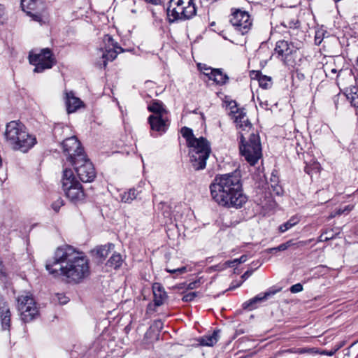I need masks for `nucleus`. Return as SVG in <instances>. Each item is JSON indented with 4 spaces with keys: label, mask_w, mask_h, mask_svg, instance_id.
<instances>
[{
    "label": "nucleus",
    "mask_w": 358,
    "mask_h": 358,
    "mask_svg": "<svg viewBox=\"0 0 358 358\" xmlns=\"http://www.w3.org/2000/svg\"><path fill=\"white\" fill-rule=\"evenodd\" d=\"M45 268L55 276L62 275L69 283L78 284L90 275L89 261L86 256L72 246L65 245L57 248Z\"/></svg>",
    "instance_id": "f257e3e1"
},
{
    "label": "nucleus",
    "mask_w": 358,
    "mask_h": 358,
    "mask_svg": "<svg viewBox=\"0 0 358 358\" xmlns=\"http://www.w3.org/2000/svg\"><path fill=\"white\" fill-rule=\"evenodd\" d=\"M212 199L220 206L238 209L247 202L244 194L241 172L217 175L210 185Z\"/></svg>",
    "instance_id": "f03ea898"
},
{
    "label": "nucleus",
    "mask_w": 358,
    "mask_h": 358,
    "mask_svg": "<svg viewBox=\"0 0 358 358\" xmlns=\"http://www.w3.org/2000/svg\"><path fill=\"white\" fill-rule=\"evenodd\" d=\"M4 138L13 150L22 152H27L37 142L36 137L30 134L25 125L19 120L6 124Z\"/></svg>",
    "instance_id": "7ed1b4c3"
},
{
    "label": "nucleus",
    "mask_w": 358,
    "mask_h": 358,
    "mask_svg": "<svg viewBox=\"0 0 358 358\" xmlns=\"http://www.w3.org/2000/svg\"><path fill=\"white\" fill-rule=\"evenodd\" d=\"M240 133L239 149L241 155L251 166H254L262 157L260 138L257 131L247 134Z\"/></svg>",
    "instance_id": "20e7f679"
},
{
    "label": "nucleus",
    "mask_w": 358,
    "mask_h": 358,
    "mask_svg": "<svg viewBox=\"0 0 358 358\" xmlns=\"http://www.w3.org/2000/svg\"><path fill=\"white\" fill-rule=\"evenodd\" d=\"M190 162L196 171L205 169L206 160L211 152L210 143L204 137L196 138L189 141Z\"/></svg>",
    "instance_id": "39448f33"
},
{
    "label": "nucleus",
    "mask_w": 358,
    "mask_h": 358,
    "mask_svg": "<svg viewBox=\"0 0 358 358\" xmlns=\"http://www.w3.org/2000/svg\"><path fill=\"white\" fill-rule=\"evenodd\" d=\"M62 187L65 196L73 203L81 202L85 199L83 185L76 178L73 171L65 169L62 177Z\"/></svg>",
    "instance_id": "423d86ee"
},
{
    "label": "nucleus",
    "mask_w": 358,
    "mask_h": 358,
    "mask_svg": "<svg viewBox=\"0 0 358 358\" xmlns=\"http://www.w3.org/2000/svg\"><path fill=\"white\" fill-rule=\"evenodd\" d=\"M166 11L170 22L189 20L196 13L194 0H170Z\"/></svg>",
    "instance_id": "0eeeda50"
},
{
    "label": "nucleus",
    "mask_w": 358,
    "mask_h": 358,
    "mask_svg": "<svg viewBox=\"0 0 358 358\" xmlns=\"http://www.w3.org/2000/svg\"><path fill=\"white\" fill-rule=\"evenodd\" d=\"M21 7L35 22L42 24L47 19V8L42 0H21Z\"/></svg>",
    "instance_id": "6e6552de"
},
{
    "label": "nucleus",
    "mask_w": 358,
    "mask_h": 358,
    "mask_svg": "<svg viewBox=\"0 0 358 358\" xmlns=\"http://www.w3.org/2000/svg\"><path fill=\"white\" fill-rule=\"evenodd\" d=\"M79 156L80 158H76V160L71 164L74 167L79 179L82 182H91L96 176L94 167L87 155Z\"/></svg>",
    "instance_id": "1a4fd4ad"
},
{
    "label": "nucleus",
    "mask_w": 358,
    "mask_h": 358,
    "mask_svg": "<svg viewBox=\"0 0 358 358\" xmlns=\"http://www.w3.org/2000/svg\"><path fill=\"white\" fill-rule=\"evenodd\" d=\"M29 63L35 66L34 71L41 73L45 69H51L56 63L55 58L50 48H43L38 54L30 53Z\"/></svg>",
    "instance_id": "9d476101"
},
{
    "label": "nucleus",
    "mask_w": 358,
    "mask_h": 358,
    "mask_svg": "<svg viewBox=\"0 0 358 358\" xmlns=\"http://www.w3.org/2000/svg\"><path fill=\"white\" fill-rule=\"evenodd\" d=\"M62 148L64 155L66 156V160L71 163L80 158L79 155H86L80 142L76 136L67 138L63 141Z\"/></svg>",
    "instance_id": "9b49d317"
},
{
    "label": "nucleus",
    "mask_w": 358,
    "mask_h": 358,
    "mask_svg": "<svg viewBox=\"0 0 358 358\" xmlns=\"http://www.w3.org/2000/svg\"><path fill=\"white\" fill-rule=\"evenodd\" d=\"M230 22L242 34L248 32L252 27L250 15L246 11L241 9H232Z\"/></svg>",
    "instance_id": "f8f14e48"
},
{
    "label": "nucleus",
    "mask_w": 358,
    "mask_h": 358,
    "mask_svg": "<svg viewBox=\"0 0 358 358\" xmlns=\"http://www.w3.org/2000/svg\"><path fill=\"white\" fill-rule=\"evenodd\" d=\"M103 42L104 46L101 48L99 51L101 57L100 60L96 62V65L99 68H106L108 62L114 60L118 54L116 50H112L115 41L111 36L108 34L105 35L103 38Z\"/></svg>",
    "instance_id": "ddd939ff"
},
{
    "label": "nucleus",
    "mask_w": 358,
    "mask_h": 358,
    "mask_svg": "<svg viewBox=\"0 0 358 358\" xmlns=\"http://www.w3.org/2000/svg\"><path fill=\"white\" fill-rule=\"evenodd\" d=\"M282 287L274 286L270 287L266 292L259 293L255 297L249 299L243 303V308L248 311H251L258 308L261 304L271 299L276 293L282 290Z\"/></svg>",
    "instance_id": "4468645a"
},
{
    "label": "nucleus",
    "mask_w": 358,
    "mask_h": 358,
    "mask_svg": "<svg viewBox=\"0 0 358 358\" xmlns=\"http://www.w3.org/2000/svg\"><path fill=\"white\" fill-rule=\"evenodd\" d=\"M229 106L231 110V113L234 114V122L236 127L241 129L240 132H245L248 134L252 131H255L252 128V124L246 115V113L243 111V109H239L237 108L236 101L230 102Z\"/></svg>",
    "instance_id": "2eb2a0df"
},
{
    "label": "nucleus",
    "mask_w": 358,
    "mask_h": 358,
    "mask_svg": "<svg viewBox=\"0 0 358 358\" xmlns=\"http://www.w3.org/2000/svg\"><path fill=\"white\" fill-rule=\"evenodd\" d=\"M169 120L165 116H157L156 115H150L148 117V122L150 129L153 131H157L159 134L166 132L169 127Z\"/></svg>",
    "instance_id": "dca6fc26"
},
{
    "label": "nucleus",
    "mask_w": 358,
    "mask_h": 358,
    "mask_svg": "<svg viewBox=\"0 0 358 358\" xmlns=\"http://www.w3.org/2000/svg\"><path fill=\"white\" fill-rule=\"evenodd\" d=\"M17 307L20 313L36 310V302L34 298L29 295L19 296L17 299Z\"/></svg>",
    "instance_id": "f3484780"
},
{
    "label": "nucleus",
    "mask_w": 358,
    "mask_h": 358,
    "mask_svg": "<svg viewBox=\"0 0 358 358\" xmlns=\"http://www.w3.org/2000/svg\"><path fill=\"white\" fill-rule=\"evenodd\" d=\"M274 52V54L282 60L285 64H287L289 62V57L291 55V49L287 41L284 40L278 41Z\"/></svg>",
    "instance_id": "a211bd4d"
},
{
    "label": "nucleus",
    "mask_w": 358,
    "mask_h": 358,
    "mask_svg": "<svg viewBox=\"0 0 358 358\" xmlns=\"http://www.w3.org/2000/svg\"><path fill=\"white\" fill-rule=\"evenodd\" d=\"M152 292L155 306H159L162 305L167 299V295L163 286L159 282H155L152 285Z\"/></svg>",
    "instance_id": "6ab92c4d"
},
{
    "label": "nucleus",
    "mask_w": 358,
    "mask_h": 358,
    "mask_svg": "<svg viewBox=\"0 0 358 358\" xmlns=\"http://www.w3.org/2000/svg\"><path fill=\"white\" fill-rule=\"evenodd\" d=\"M82 101L76 97L72 92L66 93V105L69 113H74L82 106Z\"/></svg>",
    "instance_id": "aec40b11"
},
{
    "label": "nucleus",
    "mask_w": 358,
    "mask_h": 358,
    "mask_svg": "<svg viewBox=\"0 0 358 358\" xmlns=\"http://www.w3.org/2000/svg\"><path fill=\"white\" fill-rule=\"evenodd\" d=\"M207 70H209L210 73H205V75L208 76L209 79L213 80L217 85H224L229 79L228 76L224 74L220 69L208 68Z\"/></svg>",
    "instance_id": "412c9836"
},
{
    "label": "nucleus",
    "mask_w": 358,
    "mask_h": 358,
    "mask_svg": "<svg viewBox=\"0 0 358 358\" xmlns=\"http://www.w3.org/2000/svg\"><path fill=\"white\" fill-rule=\"evenodd\" d=\"M219 329L215 330L211 334L204 335L199 339V343L203 346H213L220 338Z\"/></svg>",
    "instance_id": "4be33fe9"
},
{
    "label": "nucleus",
    "mask_w": 358,
    "mask_h": 358,
    "mask_svg": "<svg viewBox=\"0 0 358 358\" xmlns=\"http://www.w3.org/2000/svg\"><path fill=\"white\" fill-rule=\"evenodd\" d=\"M148 110L152 113V115H156L157 116H165L167 114V110L162 102L158 100L153 101L148 106Z\"/></svg>",
    "instance_id": "5701e85b"
},
{
    "label": "nucleus",
    "mask_w": 358,
    "mask_h": 358,
    "mask_svg": "<svg viewBox=\"0 0 358 358\" xmlns=\"http://www.w3.org/2000/svg\"><path fill=\"white\" fill-rule=\"evenodd\" d=\"M114 248V245L112 243H108L107 245H101L97 247L94 250V252H95V255L97 258H99L100 260L104 259L110 253L111 250Z\"/></svg>",
    "instance_id": "b1692460"
},
{
    "label": "nucleus",
    "mask_w": 358,
    "mask_h": 358,
    "mask_svg": "<svg viewBox=\"0 0 358 358\" xmlns=\"http://www.w3.org/2000/svg\"><path fill=\"white\" fill-rule=\"evenodd\" d=\"M304 163L306 164L304 171L311 177L314 174H317L320 173V164L317 162L315 161L314 159H311L309 163H308L306 160Z\"/></svg>",
    "instance_id": "393cba45"
},
{
    "label": "nucleus",
    "mask_w": 358,
    "mask_h": 358,
    "mask_svg": "<svg viewBox=\"0 0 358 358\" xmlns=\"http://www.w3.org/2000/svg\"><path fill=\"white\" fill-rule=\"evenodd\" d=\"M122 262V256L120 254H113L106 263V266L115 269L118 268Z\"/></svg>",
    "instance_id": "a878e982"
},
{
    "label": "nucleus",
    "mask_w": 358,
    "mask_h": 358,
    "mask_svg": "<svg viewBox=\"0 0 358 358\" xmlns=\"http://www.w3.org/2000/svg\"><path fill=\"white\" fill-rule=\"evenodd\" d=\"M138 194L135 189H130L121 194V201L124 203H131L134 199H136Z\"/></svg>",
    "instance_id": "bb28decb"
},
{
    "label": "nucleus",
    "mask_w": 358,
    "mask_h": 358,
    "mask_svg": "<svg viewBox=\"0 0 358 358\" xmlns=\"http://www.w3.org/2000/svg\"><path fill=\"white\" fill-rule=\"evenodd\" d=\"M290 246H291V240L287 241V242H285L282 244H280L278 247L266 249L265 250V252L267 253H271V254H276L278 252H282V251H285V250H287Z\"/></svg>",
    "instance_id": "cd10ccee"
},
{
    "label": "nucleus",
    "mask_w": 358,
    "mask_h": 358,
    "mask_svg": "<svg viewBox=\"0 0 358 358\" xmlns=\"http://www.w3.org/2000/svg\"><path fill=\"white\" fill-rule=\"evenodd\" d=\"M295 139L296 141V153L299 158H300L301 155L304 157V153L303 152L301 153V151H302L303 150V146L306 145V142L303 141V138L301 134H297L295 136Z\"/></svg>",
    "instance_id": "c85d7f7f"
},
{
    "label": "nucleus",
    "mask_w": 358,
    "mask_h": 358,
    "mask_svg": "<svg viewBox=\"0 0 358 358\" xmlns=\"http://www.w3.org/2000/svg\"><path fill=\"white\" fill-rule=\"evenodd\" d=\"M257 76H258L259 84L262 88L268 89L270 87L271 80L270 77L263 76L259 72H257Z\"/></svg>",
    "instance_id": "c756f323"
},
{
    "label": "nucleus",
    "mask_w": 358,
    "mask_h": 358,
    "mask_svg": "<svg viewBox=\"0 0 358 358\" xmlns=\"http://www.w3.org/2000/svg\"><path fill=\"white\" fill-rule=\"evenodd\" d=\"M180 132L182 136L186 139L187 145L189 144V141L192 142L193 139L196 138L193 134L192 129L187 127H182Z\"/></svg>",
    "instance_id": "7c9ffc66"
},
{
    "label": "nucleus",
    "mask_w": 358,
    "mask_h": 358,
    "mask_svg": "<svg viewBox=\"0 0 358 358\" xmlns=\"http://www.w3.org/2000/svg\"><path fill=\"white\" fill-rule=\"evenodd\" d=\"M1 320L3 329H9L10 315H1Z\"/></svg>",
    "instance_id": "2f4dec72"
},
{
    "label": "nucleus",
    "mask_w": 358,
    "mask_h": 358,
    "mask_svg": "<svg viewBox=\"0 0 358 358\" xmlns=\"http://www.w3.org/2000/svg\"><path fill=\"white\" fill-rule=\"evenodd\" d=\"M0 313H10L8 304L1 296H0Z\"/></svg>",
    "instance_id": "473e14b6"
},
{
    "label": "nucleus",
    "mask_w": 358,
    "mask_h": 358,
    "mask_svg": "<svg viewBox=\"0 0 358 358\" xmlns=\"http://www.w3.org/2000/svg\"><path fill=\"white\" fill-rule=\"evenodd\" d=\"M64 200L59 197L52 203V208L56 213H57L60 208L64 206Z\"/></svg>",
    "instance_id": "72a5a7b5"
},
{
    "label": "nucleus",
    "mask_w": 358,
    "mask_h": 358,
    "mask_svg": "<svg viewBox=\"0 0 358 358\" xmlns=\"http://www.w3.org/2000/svg\"><path fill=\"white\" fill-rule=\"evenodd\" d=\"M293 34L299 36V38H297V40L300 43H302L303 41L305 40V38H306L305 33L303 31H299L296 27H294V29H292V35Z\"/></svg>",
    "instance_id": "f704fd0d"
},
{
    "label": "nucleus",
    "mask_w": 358,
    "mask_h": 358,
    "mask_svg": "<svg viewBox=\"0 0 358 358\" xmlns=\"http://www.w3.org/2000/svg\"><path fill=\"white\" fill-rule=\"evenodd\" d=\"M163 328V322L160 320H155L153 324L150 326V329L153 331H159Z\"/></svg>",
    "instance_id": "c9c22d12"
},
{
    "label": "nucleus",
    "mask_w": 358,
    "mask_h": 358,
    "mask_svg": "<svg viewBox=\"0 0 358 358\" xmlns=\"http://www.w3.org/2000/svg\"><path fill=\"white\" fill-rule=\"evenodd\" d=\"M333 238L334 236L331 231H326L320 236L319 240L320 241H327L329 240L332 239Z\"/></svg>",
    "instance_id": "e433bc0d"
},
{
    "label": "nucleus",
    "mask_w": 358,
    "mask_h": 358,
    "mask_svg": "<svg viewBox=\"0 0 358 358\" xmlns=\"http://www.w3.org/2000/svg\"><path fill=\"white\" fill-rule=\"evenodd\" d=\"M197 296V292H189L186 294H185L182 296V301L187 302V301H192L196 296Z\"/></svg>",
    "instance_id": "4c0bfd02"
},
{
    "label": "nucleus",
    "mask_w": 358,
    "mask_h": 358,
    "mask_svg": "<svg viewBox=\"0 0 358 358\" xmlns=\"http://www.w3.org/2000/svg\"><path fill=\"white\" fill-rule=\"evenodd\" d=\"M36 315H21L20 320L24 323H27V322L33 321L35 319Z\"/></svg>",
    "instance_id": "58836bf2"
},
{
    "label": "nucleus",
    "mask_w": 358,
    "mask_h": 358,
    "mask_svg": "<svg viewBox=\"0 0 358 358\" xmlns=\"http://www.w3.org/2000/svg\"><path fill=\"white\" fill-rule=\"evenodd\" d=\"M291 227V220L287 221L285 224L279 227V231L283 233Z\"/></svg>",
    "instance_id": "ea45409f"
},
{
    "label": "nucleus",
    "mask_w": 358,
    "mask_h": 358,
    "mask_svg": "<svg viewBox=\"0 0 358 358\" xmlns=\"http://www.w3.org/2000/svg\"><path fill=\"white\" fill-rule=\"evenodd\" d=\"M324 72L327 76H330L331 73L335 74L337 73V69L335 68H330L329 66L327 65L324 67Z\"/></svg>",
    "instance_id": "a19ab883"
},
{
    "label": "nucleus",
    "mask_w": 358,
    "mask_h": 358,
    "mask_svg": "<svg viewBox=\"0 0 358 358\" xmlns=\"http://www.w3.org/2000/svg\"><path fill=\"white\" fill-rule=\"evenodd\" d=\"M186 270H187L186 267H185V266H182L181 268H177V269H173V270L166 269L167 272L171 273H183L186 271Z\"/></svg>",
    "instance_id": "79ce46f5"
},
{
    "label": "nucleus",
    "mask_w": 358,
    "mask_h": 358,
    "mask_svg": "<svg viewBox=\"0 0 358 358\" xmlns=\"http://www.w3.org/2000/svg\"><path fill=\"white\" fill-rule=\"evenodd\" d=\"M303 290V285L301 283H297L292 285V293H297Z\"/></svg>",
    "instance_id": "37998d69"
},
{
    "label": "nucleus",
    "mask_w": 358,
    "mask_h": 358,
    "mask_svg": "<svg viewBox=\"0 0 358 358\" xmlns=\"http://www.w3.org/2000/svg\"><path fill=\"white\" fill-rule=\"evenodd\" d=\"M353 208H354L353 205H348V206H345V208L343 209H339L338 214H342L345 212L348 213V212L351 211L353 209Z\"/></svg>",
    "instance_id": "c03bdc74"
},
{
    "label": "nucleus",
    "mask_w": 358,
    "mask_h": 358,
    "mask_svg": "<svg viewBox=\"0 0 358 358\" xmlns=\"http://www.w3.org/2000/svg\"><path fill=\"white\" fill-rule=\"evenodd\" d=\"M343 346V345H339L338 346L336 347V348H335L334 350H330V351H324L322 352L323 355H328V356H332L335 354V352L338 350L341 347Z\"/></svg>",
    "instance_id": "a18cd8bd"
},
{
    "label": "nucleus",
    "mask_w": 358,
    "mask_h": 358,
    "mask_svg": "<svg viewBox=\"0 0 358 358\" xmlns=\"http://www.w3.org/2000/svg\"><path fill=\"white\" fill-rule=\"evenodd\" d=\"M351 104L355 108H358V95H354L351 99Z\"/></svg>",
    "instance_id": "49530a36"
},
{
    "label": "nucleus",
    "mask_w": 358,
    "mask_h": 358,
    "mask_svg": "<svg viewBox=\"0 0 358 358\" xmlns=\"http://www.w3.org/2000/svg\"><path fill=\"white\" fill-rule=\"evenodd\" d=\"M240 263H238V259H235L232 261H227L226 262V264L229 266V267H234L236 265H238Z\"/></svg>",
    "instance_id": "de8ad7c7"
},
{
    "label": "nucleus",
    "mask_w": 358,
    "mask_h": 358,
    "mask_svg": "<svg viewBox=\"0 0 358 358\" xmlns=\"http://www.w3.org/2000/svg\"><path fill=\"white\" fill-rule=\"evenodd\" d=\"M112 50H116L118 52V53L124 52V49L122 47H120L117 42H114Z\"/></svg>",
    "instance_id": "09e8293b"
},
{
    "label": "nucleus",
    "mask_w": 358,
    "mask_h": 358,
    "mask_svg": "<svg viewBox=\"0 0 358 358\" xmlns=\"http://www.w3.org/2000/svg\"><path fill=\"white\" fill-rule=\"evenodd\" d=\"M253 271L252 270H248L246 271L241 276V278L243 280H245L248 278H249L252 273Z\"/></svg>",
    "instance_id": "8fccbe9b"
},
{
    "label": "nucleus",
    "mask_w": 358,
    "mask_h": 358,
    "mask_svg": "<svg viewBox=\"0 0 358 358\" xmlns=\"http://www.w3.org/2000/svg\"><path fill=\"white\" fill-rule=\"evenodd\" d=\"M5 15V7L3 5L0 4V23H3L2 18Z\"/></svg>",
    "instance_id": "3c124183"
},
{
    "label": "nucleus",
    "mask_w": 358,
    "mask_h": 358,
    "mask_svg": "<svg viewBox=\"0 0 358 358\" xmlns=\"http://www.w3.org/2000/svg\"><path fill=\"white\" fill-rule=\"evenodd\" d=\"M271 187L273 189V192H275L276 193V194H278V195L280 194V193H281V187L280 186H278V185H273L271 183Z\"/></svg>",
    "instance_id": "603ef678"
},
{
    "label": "nucleus",
    "mask_w": 358,
    "mask_h": 358,
    "mask_svg": "<svg viewBox=\"0 0 358 358\" xmlns=\"http://www.w3.org/2000/svg\"><path fill=\"white\" fill-rule=\"evenodd\" d=\"M58 299L59 301V303H62V304H65L68 301V299L65 296H59Z\"/></svg>",
    "instance_id": "864d4df0"
},
{
    "label": "nucleus",
    "mask_w": 358,
    "mask_h": 358,
    "mask_svg": "<svg viewBox=\"0 0 358 358\" xmlns=\"http://www.w3.org/2000/svg\"><path fill=\"white\" fill-rule=\"evenodd\" d=\"M144 1L146 2L150 3L155 4V5H157L161 3V0H144Z\"/></svg>",
    "instance_id": "5fc2aeb1"
},
{
    "label": "nucleus",
    "mask_w": 358,
    "mask_h": 358,
    "mask_svg": "<svg viewBox=\"0 0 358 358\" xmlns=\"http://www.w3.org/2000/svg\"><path fill=\"white\" fill-rule=\"evenodd\" d=\"M238 263H243L247 260V256L246 255H242L240 258H238Z\"/></svg>",
    "instance_id": "6e6d98bb"
},
{
    "label": "nucleus",
    "mask_w": 358,
    "mask_h": 358,
    "mask_svg": "<svg viewBox=\"0 0 358 358\" xmlns=\"http://www.w3.org/2000/svg\"><path fill=\"white\" fill-rule=\"evenodd\" d=\"M196 284H197V282H190L189 285H188V288L189 289H194L196 286Z\"/></svg>",
    "instance_id": "4d7b16f0"
},
{
    "label": "nucleus",
    "mask_w": 358,
    "mask_h": 358,
    "mask_svg": "<svg viewBox=\"0 0 358 358\" xmlns=\"http://www.w3.org/2000/svg\"><path fill=\"white\" fill-rule=\"evenodd\" d=\"M242 334H244V331L243 329H238V330H236L235 336H236L237 335H240Z\"/></svg>",
    "instance_id": "13d9d810"
},
{
    "label": "nucleus",
    "mask_w": 358,
    "mask_h": 358,
    "mask_svg": "<svg viewBox=\"0 0 358 358\" xmlns=\"http://www.w3.org/2000/svg\"><path fill=\"white\" fill-rule=\"evenodd\" d=\"M273 177H274L273 178H271V182L274 183L273 185H275V182L277 181V178L275 176H273Z\"/></svg>",
    "instance_id": "bf43d9fd"
},
{
    "label": "nucleus",
    "mask_w": 358,
    "mask_h": 358,
    "mask_svg": "<svg viewBox=\"0 0 358 358\" xmlns=\"http://www.w3.org/2000/svg\"><path fill=\"white\" fill-rule=\"evenodd\" d=\"M298 77L299 79H302L304 76L303 74H301V75L298 74Z\"/></svg>",
    "instance_id": "052dcab7"
},
{
    "label": "nucleus",
    "mask_w": 358,
    "mask_h": 358,
    "mask_svg": "<svg viewBox=\"0 0 358 358\" xmlns=\"http://www.w3.org/2000/svg\"><path fill=\"white\" fill-rule=\"evenodd\" d=\"M296 224V222H294V219H292V226H294V224Z\"/></svg>",
    "instance_id": "680f3d73"
},
{
    "label": "nucleus",
    "mask_w": 358,
    "mask_h": 358,
    "mask_svg": "<svg viewBox=\"0 0 358 358\" xmlns=\"http://www.w3.org/2000/svg\"><path fill=\"white\" fill-rule=\"evenodd\" d=\"M208 69H206V72L205 73H210V71L209 70H207Z\"/></svg>",
    "instance_id": "e2e57ef3"
},
{
    "label": "nucleus",
    "mask_w": 358,
    "mask_h": 358,
    "mask_svg": "<svg viewBox=\"0 0 358 358\" xmlns=\"http://www.w3.org/2000/svg\"><path fill=\"white\" fill-rule=\"evenodd\" d=\"M234 287H231L229 288V289H234Z\"/></svg>",
    "instance_id": "0e129e2a"
},
{
    "label": "nucleus",
    "mask_w": 358,
    "mask_h": 358,
    "mask_svg": "<svg viewBox=\"0 0 358 358\" xmlns=\"http://www.w3.org/2000/svg\"><path fill=\"white\" fill-rule=\"evenodd\" d=\"M357 192H358V189H357Z\"/></svg>",
    "instance_id": "69168bd1"
}]
</instances>
